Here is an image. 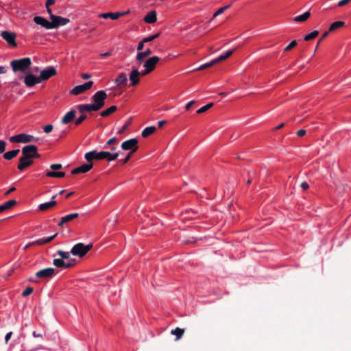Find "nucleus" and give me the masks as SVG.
Returning <instances> with one entry per match:
<instances>
[{
  "mask_svg": "<svg viewBox=\"0 0 351 351\" xmlns=\"http://www.w3.org/2000/svg\"><path fill=\"white\" fill-rule=\"evenodd\" d=\"M119 156L118 152H109L107 151L97 152L91 151L86 153L85 158L88 162H91L93 160H103L106 159L108 161H113Z\"/></svg>",
  "mask_w": 351,
  "mask_h": 351,
  "instance_id": "f257e3e1",
  "label": "nucleus"
},
{
  "mask_svg": "<svg viewBox=\"0 0 351 351\" xmlns=\"http://www.w3.org/2000/svg\"><path fill=\"white\" fill-rule=\"evenodd\" d=\"M93 245L88 244V245H84L82 243H78L75 244L71 250V253L73 256H76L78 257H83L84 255H86L88 251L90 250L92 248Z\"/></svg>",
  "mask_w": 351,
  "mask_h": 351,
  "instance_id": "f03ea898",
  "label": "nucleus"
},
{
  "mask_svg": "<svg viewBox=\"0 0 351 351\" xmlns=\"http://www.w3.org/2000/svg\"><path fill=\"white\" fill-rule=\"evenodd\" d=\"M31 63L30 58H24L12 61L11 66L14 72L25 71L31 65Z\"/></svg>",
  "mask_w": 351,
  "mask_h": 351,
  "instance_id": "7ed1b4c3",
  "label": "nucleus"
},
{
  "mask_svg": "<svg viewBox=\"0 0 351 351\" xmlns=\"http://www.w3.org/2000/svg\"><path fill=\"white\" fill-rule=\"evenodd\" d=\"M160 61L158 56H152L149 58L143 64L144 69L142 70V75H146L154 70L156 64Z\"/></svg>",
  "mask_w": 351,
  "mask_h": 351,
  "instance_id": "20e7f679",
  "label": "nucleus"
},
{
  "mask_svg": "<svg viewBox=\"0 0 351 351\" xmlns=\"http://www.w3.org/2000/svg\"><path fill=\"white\" fill-rule=\"evenodd\" d=\"M107 94L104 90H99L93 95V104L98 110L104 106Z\"/></svg>",
  "mask_w": 351,
  "mask_h": 351,
  "instance_id": "39448f33",
  "label": "nucleus"
},
{
  "mask_svg": "<svg viewBox=\"0 0 351 351\" xmlns=\"http://www.w3.org/2000/svg\"><path fill=\"white\" fill-rule=\"evenodd\" d=\"M37 138L34 136L26 134H20L16 136H13L10 138V141L13 143H27L29 142L36 141Z\"/></svg>",
  "mask_w": 351,
  "mask_h": 351,
  "instance_id": "423d86ee",
  "label": "nucleus"
},
{
  "mask_svg": "<svg viewBox=\"0 0 351 351\" xmlns=\"http://www.w3.org/2000/svg\"><path fill=\"white\" fill-rule=\"evenodd\" d=\"M69 23V19L51 14V19L50 21V25L51 29L57 28L60 26H64Z\"/></svg>",
  "mask_w": 351,
  "mask_h": 351,
  "instance_id": "0eeeda50",
  "label": "nucleus"
},
{
  "mask_svg": "<svg viewBox=\"0 0 351 351\" xmlns=\"http://www.w3.org/2000/svg\"><path fill=\"white\" fill-rule=\"evenodd\" d=\"M121 147L123 150H130L133 154L138 149V141L136 138H130L123 142Z\"/></svg>",
  "mask_w": 351,
  "mask_h": 351,
  "instance_id": "6e6552de",
  "label": "nucleus"
},
{
  "mask_svg": "<svg viewBox=\"0 0 351 351\" xmlns=\"http://www.w3.org/2000/svg\"><path fill=\"white\" fill-rule=\"evenodd\" d=\"M93 84V81L87 82L83 84L75 86L70 92L71 94L78 95L89 90Z\"/></svg>",
  "mask_w": 351,
  "mask_h": 351,
  "instance_id": "1a4fd4ad",
  "label": "nucleus"
},
{
  "mask_svg": "<svg viewBox=\"0 0 351 351\" xmlns=\"http://www.w3.org/2000/svg\"><path fill=\"white\" fill-rule=\"evenodd\" d=\"M23 156L28 158H34L38 156L37 153V147L35 145H27L22 149Z\"/></svg>",
  "mask_w": 351,
  "mask_h": 351,
  "instance_id": "9d476101",
  "label": "nucleus"
},
{
  "mask_svg": "<svg viewBox=\"0 0 351 351\" xmlns=\"http://www.w3.org/2000/svg\"><path fill=\"white\" fill-rule=\"evenodd\" d=\"M1 36L10 47H15L17 45L15 33L8 31H2Z\"/></svg>",
  "mask_w": 351,
  "mask_h": 351,
  "instance_id": "9b49d317",
  "label": "nucleus"
},
{
  "mask_svg": "<svg viewBox=\"0 0 351 351\" xmlns=\"http://www.w3.org/2000/svg\"><path fill=\"white\" fill-rule=\"evenodd\" d=\"M56 74V70L54 66H48L46 69L42 70L40 73V79L42 81L47 80L51 77Z\"/></svg>",
  "mask_w": 351,
  "mask_h": 351,
  "instance_id": "f8f14e48",
  "label": "nucleus"
},
{
  "mask_svg": "<svg viewBox=\"0 0 351 351\" xmlns=\"http://www.w3.org/2000/svg\"><path fill=\"white\" fill-rule=\"evenodd\" d=\"M53 264L56 267L66 269L72 267L75 264V260L64 261L61 258H55Z\"/></svg>",
  "mask_w": 351,
  "mask_h": 351,
  "instance_id": "ddd939ff",
  "label": "nucleus"
},
{
  "mask_svg": "<svg viewBox=\"0 0 351 351\" xmlns=\"http://www.w3.org/2000/svg\"><path fill=\"white\" fill-rule=\"evenodd\" d=\"M25 84L27 87H32L36 84L41 82L40 77H37L33 74H28L25 76L24 80Z\"/></svg>",
  "mask_w": 351,
  "mask_h": 351,
  "instance_id": "4468645a",
  "label": "nucleus"
},
{
  "mask_svg": "<svg viewBox=\"0 0 351 351\" xmlns=\"http://www.w3.org/2000/svg\"><path fill=\"white\" fill-rule=\"evenodd\" d=\"M54 269L45 268L36 272V276L40 278H51L54 276Z\"/></svg>",
  "mask_w": 351,
  "mask_h": 351,
  "instance_id": "2eb2a0df",
  "label": "nucleus"
},
{
  "mask_svg": "<svg viewBox=\"0 0 351 351\" xmlns=\"http://www.w3.org/2000/svg\"><path fill=\"white\" fill-rule=\"evenodd\" d=\"M140 75H142V71L138 69H132L130 73L129 79L131 81L132 86H136L140 81Z\"/></svg>",
  "mask_w": 351,
  "mask_h": 351,
  "instance_id": "dca6fc26",
  "label": "nucleus"
},
{
  "mask_svg": "<svg viewBox=\"0 0 351 351\" xmlns=\"http://www.w3.org/2000/svg\"><path fill=\"white\" fill-rule=\"evenodd\" d=\"M128 12H108V13H101L98 15L99 17L103 18V19H111L112 20H117L119 17L123 16L125 15Z\"/></svg>",
  "mask_w": 351,
  "mask_h": 351,
  "instance_id": "f3484780",
  "label": "nucleus"
},
{
  "mask_svg": "<svg viewBox=\"0 0 351 351\" xmlns=\"http://www.w3.org/2000/svg\"><path fill=\"white\" fill-rule=\"evenodd\" d=\"M93 164H84L72 170V174L84 173L89 171L93 168Z\"/></svg>",
  "mask_w": 351,
  "mask_h": 351,
  "instance_id": "a211bd4d",
  "label": "nucleus"
},
{
  "mask_svg": "<svg viewBox=\"0 0 351 351\" xmlns=\"http://www.w3.org/2000/svg\"><path fill=\"white\" fill-rule=\"evenodd\" d=\"M77 109L81 113H84L85 112H95L98 110L93 104L78 105Z\"/></svg>",
  "mask_w": 351,
  "mask_h": 351,
  "instance_id": "6ab92c4d",
  "label": "nucleus"
},
{
  "mask_svg": "<svg viewBox=\"0 0 351 351\" xmlns=\"http://www.w3.org/2000/svg\"><path fill=\"white\" fill-rule=\"evenodd\" d=\"M56 235H57V234H53V235H52L51 237H46V238L39 239L34 241L33 243L27 245L25 246V249H27L28 247H29L32 245H43V244L49 243L50 241H51L56 237Z\"/></svg>",
  "mask_w": 351,
  "mask_h": 351,
  "instance_id": "aec40b11",
  "label": "nucleus"
},
{
  "mask_svg": "<svg viewBox=\"0 0 351 351\" xmlns=\"http://www.w3.org/2000/svg\"><path fill=\"white\" fill-rule=\"evenodd\" d=\"M32 162L33 161L32 160V159L26 158L23 156L19 160L18 169L19 170H23L27 167L30 166L32 164Z\"/></svg>",
  "mask_w": 351,
  "mask_h": 351,
  "instance_id": "412c9836",
  "label": "nucleus"
},
{
  "mask_svg": "<svg viewBox=\"0 0 351 351\" xmlns=\"http://www.w3.org/2000/svg\"><path fill=\"white\" fill-rule=\"evenodd\" d=\"M34 21L37 25H40L47 29H51V25H50V21L46 20L45 19H44L42 16H35L34 18Z\"/></svg>",
  "mask_w": 351,
  "mask_h": 351,
  "instance_id": "4be33fe9",
  "label": "nucleus"
},
{
  "mask_svg": "<svg viewBox=\"0 0 351 351\" xmlns=\"http://www.w3.org/2000/svg\"><path fill=\"white\" fill-rule=\"evenodd\" d=\"M76 115V112L74 110H71L65 114L62 118L61 122L63 124H67L73 121Z\"/></svg>",
  "mask_w": 351,
  "mask_h": 351,
  "instance_id": "5701e85b",
  "label": "nucleus"
},
{
  "mask_svg": "<svg viewBox=\"0 0 351 351\" xmlns=\"http://www.w3.org/2000/svg\"><path fill=\"white\" fill-rule=\"evenodd\" d=\"M128 81L127 75L125 73H121L118 77L114 80V83L117 86H124Z\"/></svg>",
  "mask_w": 351,
  "mask_h": 351,
  "instance_id": "b1692460",
  "label": "nucleus"
},
{
  "mask_svg": "<svg viewBox=\"0 0 351 351\" xmlns=\"http://www.w3.org/2000/svg\"><path fill=\"white\" fill-rule=\"evenodd\" d=\"M152 53L151 49H147L144 51H139L137 53L136 60L138 64H142L145 58L150 55Z\"/></svg>",
  "mask_w": 351,
  "mask_h": 351,
  "instance_id": "393cba45",
  "label": "nucleus"
},
{
  "mask_svg": "<svg viewBox=\"0 0 351 351\" xmlns=\"http://www.w3.org/2000/svg\"><path fill=\"white\" fill-rule=\"evenodd\" d=\"M78 216H79V214L77 213L67 215L62 217L61 220L58 223V225L59 226H62L64 223H66L71 221V220L77 218Z\"/></svg>",
  "mask_w": 351,
  "mask_h": 351,
  "instance_id": "a878e982",
  "label": "nucleus"
},
{
  "mask_svg": "<svg viewBox=\"0 0 351 351\" xmlns=\"http://www.w3.org/2000/svg\"><path fill=\"white\" fill-rule=\"evenodd\" d=\"M156 20H157V14H156V11L149 12L144 17V21L147 23H149V24L155 23L156 21Z\"/></svg>",
  "mask_w": 351,
  "mask_h": 351,
  "instance_id": "bb28decb",
  "label": "nucleus"
},
{
  "mask_svg": "<svg viewBox=\"0 0 351 351\" xmlns=\"http://www.w3.org/2000/svg\"><path fill=\"white\" fill-rule=\"evenodd\" d=\"M56 195L53 196L52 199L50 202H45L39 205V210L44 211L48 210L56 204V202L54 200Z\"/></svg>",
  "mask_w": 351,
  "mask_h": 351,
  "instance_id": "cd10ccee",
  "label": "nucleus"
},
{
  "mask_svg": "<svg viewBox=\"0 0 351 351\" xmlns=\"http://www.w3.org/2000/svg\"><path fill=\"white\" fill-rule=\"evenodd\" d=\"M16 204V201L14 199L9 200L0 206V213L8 210Z\"/></svg>",
  "mask_w": 351,
  "mask_h": 351,
  "instance_id": "c85d7f7f",
  "label": "nucleus"
},
{
  "mask_svg": "<svg viewBox=\"0 0 351 351\" xmlns=\"http://www.w3.org/2000/svg\"><path fill=\"white\" fill-rule=\"evenodd\" d=\"M310 15V12L307 11L301 15L295 16L293 21L299 23L304 22L309 18Z\"/></svg>",
  "mask_w": 351,
  "mask_h": 351,
  "instance_id": "c756f323",
  "label": "nucleus"
},
{
  "mask_svg": "<svg viewBox=\"0 0 351 351\" xmlns=\"http://www.w3.org/2000/svg\"><path fill=\"white\" fill-rule=\"evenodd\" d=\"M156 130V128L155 126L147 127L143 130L141 135L143 138H146L155 132Z\"/></svg>",
  "mask_w": 351,
  "mask_h": 351,
  "instance_id": "7c9ffc66",
  "label": "nucleus"
},
{
  "mask_svg": "<svg viewBox=\"0 0 351 351\" xmlns=\"http://www.w3.org/2000/svg\"><path fill=\"white\" fill-rule=\"evenodd\" d=\"M344 25H345V22H343V21H335L330 25L328 32H334V31L337 30V29L343 27Z\"/></svg>",
  "mask_w": 351,
  "mask_h": 351,
  "instance_id": "2f4dec72",
  "label": "nucleus"
},
{
  "mask_svg": "<svg viewBox=\"0 0 351 351\" xmlns=\"http://www.w3.org/2000/svg\"><path fill=\"white\" fill-rule=\"evenodd\" d=\"M19 149H13L12 151L7 152L4 154L3 157L6 160H11L16 157L19 153Z\"/></svg>",
  "mask_w": 351,
  "mask_h": 351,
  "instance_id": "473e14b6",
  "label": "nucleus"
},
{
  "mask_svg": "<svg viewBox=\"0 0 351 351\" xmlns=\"http://www.w3.org/2000/svg\"><path fill=\"white\" fill-rule=\"evenodd\" d=\"M234 51V49L228 50L226 53L220 55L218 58H217L214 60H215V61H216V63H217L218 62H220V61H223V60H226V58H228V57H230L233 53Z\"/></svg>",
  "mask_w": 351,
  "mask_h": 351,
  "instance_id": "72a5a7b5",
  "label": "nucleus"
},
{
  "mask_svg": "<svg viewBox=\"0 0 351 351\" xmlns=\"http://www.w3.org/2000/svg\"><path fill=\"white\" fill-rule=\"evenodd\" d=\"M184 332V330L178 327L174 330H172L171 332V335H175L176 337V341L179 340L182 337Z\"/></svg>",
  "mask_w": 351,
  "mask_h": 351,
  "instance_id": "f704fd0d",
  "label": "nucleus"
},
{
  "mask_svg": "<svg viewBox=\"0 0 351 351\" xmlns=\"http://www.w3.org/2000/svg\"><path fill=\"white\" fill-rule=\"evenodd\" d=\"M117 110L116 106H112L110 108L106 109L105 110L102 111L101 112V116L102 117H107L112 114V112H115Z\"/></svg>",
  "mask_w": 351,
  "mask_h": 351,
  "instance_id": "c9c22d12",
  "label": "nucleus"
},
{
  "mask_svg": "<svg viewBox=\"0 0 351 351\" xmlns=\"http://www.w3.org/2000/svg\"><path fill=\"white\" fill-rule=\"evenodd\" d=\"M57 254H58V255H59L60 256L61 259H63L64 261L70 260L69 258H70V254H71V252H64L62 250H58Z\"/></svg>",
  "mask_w": 351,
  "mask_h": 351,
  "instance_id": "e433bc0d",
  "label": "nucleus"
},
{
  "mask_svg": "<svg viewBox=\"0 0 351 351\" xmlns=\"http://www.w3.org/2000/svg\"><path fill=\"white\" fill-rule=\"evenodd\" d=\"M46 176L48 177H52V178H63L65 176V173L56 172V171H48L46 173Z\"/></svg>",
  "mask_w": 351,
  "mask_h": 351,
  "instance_id": "4c0bfd02",
  "label": "nucleus"
},
{
  "mask_svg": "<svg viewBox=\"0 0 351 351\" xmlns=\"http://www.w3.org/2000/svg\"><path fill=\"white\" fill-rule=\"evenodd\" d=\"M318 34H319V32L317 30H314L312 32L305 35L304 37V40L306 41L312 40V39L316 38L318 36Z\"/></svg>",
  "mask_w": 351,
  "mask_h": 351,
  "instance_id": "58836bf2",
  "label": "nucleus"
},
{
  "mask_svg": "<svg viewBox=\"0 0 351 351\" xmlns=\"http://www.w3.org/2000/svg\"><path fill=\"white\" fill-rule=\"evenodd\" d=\"M230 7V5H226L224 7H222L221 8H219L218 10H217L213 16V18L210 19V21H213L215 17H217V16L223 14L225 10H226L227 9H228Z\"/></svg>",
  "mask_w": 351,
  "mask_h": 351,
  "instance_id": "ea45409f",
  "label": "nucleus"
},
{
  "mask_svg": "<svg viewBox=\"0 0 351 351\" xmlns=\"http://www.w3.org/2000/svg\"><path fill=\"white\" fill-rule=\"evenodd\" d=\"M215 64H216V61H215V60H213L212 61H210L209 62L202 64L201 66H199L198 68L195 69V71L203 70V69H205L208 67L213 66Z\"/></svg>",
  "mask_w": 351,
  "mask_h": 351,
  "instance_id": "a19ab883",
  "label": "nucleus"
},
{
  "mask_svg": "<svg viewBox=\"0 0 351 351\" xmlns=\"http://www.w3.org/2000/svg\"><path fill=\"white\" fill-rule=\"evenodd\" d=\"M213 103H209V104L202 106V108H200L199 109H198L197 110V113L200 114V113H203V112H206L207 110L213 106Z\"/></svg>",
  "mask_w": 351,
  "mask_h": 351,
  "instance_id": "79ce46f5",
  "label": "nucleus"
},
{
  "mask_svg": "<svg viewBox=\"0 0 351 351\" xmlns=\"http://www.w3.org/2000/svg\"><path fill=\"white\" fill-rule=\"evenodd\" d=\"M159 36V34H153L151 36H149L147 37H145L143 39V42L148 43L154 40V39L157 38Z\"/></svg>",
  "mask_w": 351,
  "mask_h": 351,
  "instance_id": "37998d69",
  "label": "nucleus"
},
{
  "mask_svg": "<svg viewBox=\"0 0 351 351\" xmlns=\"http://www.w3.org/2000/svg\"><path fill=\"white\" fill-rule=\"evenodd\" d=\"M33 288L31 287H27L22 293L23 296L26 297L33 292Z\"/></svg>",
  "mask_w": 351,
  "mask_h": 351,
  "instance_id": "c03bdc74",
  "label": "nucleus"
},
{
  "mask_svg": "<svg viewBox=\"0 0 351 351\" xmlns=\"http://www.w3.org/2000/svg\"><path fill=\"white\" fill-rule=\"evenodd\" d=\"M297 45L296 40H292L285 48V51H289Z\"/></svg>",
  "mask_w": 351,
  "mask_h": 351,
  "instance_id": "a18cd8bd",
  "label": "nucleus"
},
{
  "mask_svg": "<svg viewBox=\"0 0 351 351\" xmlns=\"http://www.w3.org/2000/svg\"><path fill=\"white\" fill-rule=\"evenodd\" d=\"M86 119V116L85 114H82L80 117H79L75 121V125L80 124L83 121H84Z\"/></svg>",
  "mask_w": 351,
  "mask_h": 351,
  "instance_id": "49530a36",
  "label": "nucleus"
},
{
  "mask_svg": "<svg viewBox=\"0 0 351 351\" xmlns=\"http://www.w3.org/2000/svg\"><path fill=\"white\" fill-rule=\"evenodd\" d=\"M53 128V125L51 124H49V125H45L43 127V130L46 133H49L52 131Z\"/></svg>",
  "mask_w": 351,
  "mask_h": 351,
  "instance_id": "de8ad7c7",
  "label": "nucleus"
},
{
  "mask_svg": "<svg viewBox=\"0 0 351 351\" xmlns=\"http://www.w3.org/2000/svg\"><path fill=\"white\" fill-rule=\"evenodd\" d=\"M6 143L4 141L0 140V154L4 152L5 149Z\"/></svg>",
  "mask_w": 351,
  "mask_h": 351,
  "instance_id": "09e8293b",
  "label": "nucleus"
},
{
  "mask_svg": "<svg viewBox=\"0 0 351 351\" xmlns=\"http://www.w3.org/2000/svg\"><path fill=\"white\" fill-rule=\"evenodd\" d=\"M145 42H143V39L138 44L136 49L139 51H142L144 48V44Z\"/></svg>",
  "mask_w": 351,
  "mask_h": 351,
  "instance_id": "8fccbe9b",
  "label": "nucleus"
},
{
  "mask_svg": "<svg viewBox=\"0 0 351 351\" xmlns=\"http://www.w3.org/2000/svg\"><path fill=\"white\" fill-rule=\"evenodd\" d=\"M62 167L61 164H52L50 166V168L53 170L60 169Z\"/></svg>",
  "mask_w": 351,
  "mask_h": 351,
  "instance_id": "3c124183",
  "label": "nucleus"
},
{
  "mask_svg": "<svg viewBox=\"0 0 351 351\" xmlns=\"http://www.w3.org/2000/svg\"><path fill=\"white\" fill-rule=\"evenodd\" d=\"M117 138L116 137H113V138H110L107 143H106V145H112L114 143H117Z\"/></svg>",
  "mask_w": 351,
  "mask_h": 351,
  "instance_id": "603ef678",
  "label": "nucleus"
},
{
  "mask_svg": "<svg viewBox=\"0 0 351 351\" xmlns=\"http://www.w3.org/2000/svg\"><path fill=\"white\" fill-rule=\"evenodd\" d=\"M347 3H348V1L347 0H341L338 2L337 6L342 7L346 5Z\"/></svg>",
  "mask_w": 351,
  "mask_h": 351,
  "instance_id": "864d4df0",
  "label": "nucleus"
},
{
  "mask_svg": "<svg viewBox=\"0 0 351 351\" xmlns=\"http://www.w3.org/2000/svg\"><path fill=\"white\" fill-rule=\"evenodd\" d=\"M111 55H112L111 52L109 51V52L101 53L99 55V56L102 58H106L110 57Z\"/></svg>",
  "mask_w": 351,
  "mask_h": 351,
  "instance_id": "5fc2aeb1",
  "label": "nucleus"
},
{
  "mask_svg": "<svg viewBox=\"0 0 351 351\" xmlns=\"http://www.w3.org/2000/svg\"><path fill=\"white\" fill-rule=\"evenodd\" d=\"M12 335V332H9L6 334L5 337V343H7L8 342V341L10 339Z\"/></svg>",
  "mask_w": 351,
  "mask_h": 351,
  "instance_id": "6e6d98bb",
  "label": "nucleus"
},
{
  "mask_svg": "<svg viewBox=\"0 0 351 351\" xmlns=\"http://www.w3.org/2000/svg\"><path fill=\"white\" fill-rule=\"evenodd\" d=\"M132 154V152H130V153L127 155V156H126V157H125V158L122 160V163H123V164L126 163V162L130 160V157H131Z\"/></svg>",
  "mask_w": 351,
  "mask_h": 351,
  "instance_id": "4d7b16f0",
  "label": "nucleus"
},
{
  "mask_svg": "<svg viewBox=\"0 0 351 351\" xmlns=\"http://www.w3.org/2000/svg\"><path fill=\"white\" fill-rule=\"evenodd\" d=\"M306 134V130L302 129V130H299L298 132H297V135L298 136H304V134Z\"/></svg>",
  "mask_w": 351,
  "mask_h": 351,
  "instance_id": "13d9d810",
  "label": "nucleus"
},
{
  "mask_svg": "<svg viewBox=\"0 0 351 351\" xmlns=\"http://www.w3.org/2000/svg\"><path fill=\"white\" fill-rule=\"evenodd\" d=\"M54 2H55V0H47L46 3H45L46 8H48V7L53 5L54 3Z\"/></svg>",
  "mask_w": 351,
  "mask_h": 351,
  "instance_id": "bf43d9fd",
  "label": "nucleus"
},
{
  "mask_svg": "<svg viewBox=\"0 0 351 351\" xmlns=\"http://www.w3.org/2000/svg\"><path fill=\"white\" fill-rule=\"evenodd\" d=\"M300 186L303 190H306L308 188V184L306 182H303Z\"/></svg>",
  "mask_w": 351,
  "mask_h": 351,
  "instance_id": "052dcab7",
  "label": "nucleus"
},
{
  "mask_svg": "<svg viewBox=\"0 0 351 351\" xmlns=\"http://www.w3.org/2000/svg\"><path fill=\"white\" fill-rule=\"evenodd\" d=\"M195 103L194 101H191L189 102H188L186 106H185V108L186 110H189L191 108V107L192 106V105Z\"/></svg>",
  "mask_w": 351,
  "mask_h": 351,
  "instance_id": "680f3d73",
  "label": "nucleus"
},
{
  "mask_svg": "<svg viewBox=\"0 0 351 351\" xmlns=\"http://www.w3.org/2000/svg\"><path fill=\"white\" fill-rule=\"evenodd\" d=\"M82 77L84 79V80H88L90 77V75L88 74V73H83L82 75Z\"/></svg>",
  "mask_w": 351,
  "mask_h": 351,
  "instance_id": "e2e57ef3",
  "label": "nucleus"
},
{
  "mask_svg": "<svg viewBox=\"0 0 351 351\" xmlns=\"http://www.w3.org/2000/svg\"><path fill=\"white\" fill-rule=\"evenodd\" d=\"M6 73V68L3 66H0V74H3Z\"/></svg>",
  "mask_w": 351,
  "mask_h": 351,
  "instance_id": "0e129e2a",
  "label": "nucleus"
},
{
  "mask_svg": "<svg viewBox=\"0 0 351 351\" xmlns=\"http://www.w3.org/2000/svg\"><path fill=\"white\" fill-rule=\"evenodd\" d=\"M329 32H330L327 31V32H325L324 33V34L322 35V38H321V39L319 40L318 44H319V43H320V42H321V41H322L324 38H326V37L328 35V33H329Z\"/></svg>",
  "mask_w": 351,
  "mask_h": 351,
  "instance_id": "69168bd1",
  "label": "nucleus"
},
{
  "mask_svg": "<svg viewBox=\"0 0 351 351\" xmlns=\"http://www.w3.org/2000/svg\"><path fill=\"white\" fill-rule=\"evenodd\" d=\"M16 188L15 187H11L5 193V195H8L10 193L13 192L14 191H15Z\"/></svg>",
  "mask_w": 351,
  "mask_h": 351,
  "instance_id": "338daca9",
  "label": "nucleus"
},
{
  "mask_svg": "<svg viewBox=\"0 0 351 351\" xmlns=\"http://www.w3.org/2000/svg\"><path fill=\"white\" fill-rule=\"evenodd\" d=\"M166 123V121L165 120H161L158 122V126L160 128L162 127Z\"/></svg>",
  "mask_w": 351,
  "mask_h": 351,
  "instance_id": "774afa93",
  "label": "nucleus"
}]
</instances>
